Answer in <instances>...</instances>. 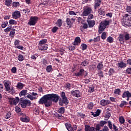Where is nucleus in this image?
I'll return each instance as SVG.
<instances>
[{"label":"nucleus","instance_id":"f257e3e1","mask_svg":"<svg viewBox=\"0 0 131 131\" xmlns=\"http://www.w3.org/2000/svg\"><path fill=\"white\" fill-rule=\"evenodd\" d=\"M58 95L55 94H47L44 95L39 100V104H44L45 107H50L52 106V101L57 102L59 101Z\"/></svg>","mask_w":131,"mask_h":131},{"label":"nucleus","instance_id":"f03ea898","mask_svg":"<svg viewBox=\"0 0 131 131\" xmlns=\"http://www.w3.org/2000/svg\"><path fill=\"white\" fill-rule=\"evenodd\" d=\"M110 24V20L105 19L103 21H102L99 26V31L98 32L100 34L102 33V31H104L106 29V27Z\"/></svg>","mask_w":131,"mask_h":131},{"label":"nucleus","instance_id":"7ed1b4c3","mask_svg":"<svg viewBox=\"0 0 131 131\" xmlns=\"http://www.w3.org/2000/svg\"><path fill=\"white\" fill-rule=\"evenodd\" d=\"M123 26H131V14H125L123 18Z\"/></svg>","mask_w":131,"mask_h":131},{"label":"nucleus","instance_id":"20e7f679","mask_svg":"<svg viewBox=\"0 0 131 131\" xmlns=\"http://www.w3.org/2000/svg\"><path fill=\"white\" fill-rule=\"evenodd\" d=\"M38 20V17L37 16H31L28 23V25L30 26H34L35 25Z\"/></svg>","mask_w":131,"mask_h":131},{"label":"nucleus","instance_id":"39448f33","mask_svg":"<svg viewBox=\"0 0 131 131\" xmlns=\"http://www.w3.org/2000/svg\"><path fill=\"white\" fill-rule=\"evenodd\" d=\"M91 13H92V8L90 7H86L83 9V11L81 14V16H82V17L89 16Z\"/></svg>","mask_w":131,"mask_h":131},{"label":"nucleus","instance_id":"423d86ee","mask_svg":"<svg viewBox=\"0 0 131 131\" xmlns=\"http://www.w3.org/2000/svg\"><path fill=\"white\" fill-rule=\"evenodd\" d=\"M8 100L10 105H14V106H16L19 102V97H16L15 98H9Z\"/></svg>","mask_w":131,"mask_h":131},{"label":"nucleus","instance_id":"0eeeda50","mask_svg":"<svg viewBox=\"0 0 131 131\" xmlns=\"http://www.w3.org/2000/svg\"><path fill=\"white\" fill-rule=\"evenodd\" d=\"M71 95L74 97H76V98H79V97H81V93L78 90H72L71 92Z\"/></svg>","mask_w":131,"mask_h":131},{"label":"nucleus","instance_id":"6e6552de","mask_svg":"<svg viewBox=\"0 0 131 131\" xmlns=\"http://www.w3.org/2000/svg\"><path fill=\"white\" fill-rule=\"evenodd\" d=\"M60 97L62 99V103H64L66 105H67L69 103L67 97H66V94H65V92H62L60 94Z\"/></svg>","mask_w":131,"mask_h":131},{"label":"nucleus","instance_id":"1a4fd4ad","mask_svg":"<svg viewBox=\"0 0 131 131\" xmlns=\"http://www.w3.org/2000/svg\"><path fill=\"white\" fill-rule=\"evenodd\" d=\"M27 98L30 99V100H36L38 98V94L36 93L33 92L32 94H28L27 95Z\"/></svg>","mask_w":131,"mask_h":131},{"label":"nucleus","instance_id":"9d476101","mask_svg":"<svg viewBox=\"0 0 131 131\" xmlns=\"http://www.w3.org/2000/svg\"><path fill=\"white\" fill-rule=\"evenodd\" d=\"M76 76H86L88 75V72L84 71L83 69L80 70L79 72L75 74Z\"/></svg>","mask_w":131,"mask_h":131},{"label":"nucleus","instance_id":"9b49d317","mask_svg":"<svg viewBox=\"0 0 131 131\" xmlns=\"http://www.w3.org/2000/svg\"><path fill=\"white\" fill-rule=\"evenodd\" d=\"M20 105L21 108H26L27 105H30V101L28 100H24L20 103Z\"/></svg>","mask_w":131,"mask_h":131},{"label":"nucleus","instance_id":"f8f14e48","mask_svg":"<svg viewBox=\"0 0 131 131\" xmlns=\"http://www.w3.org/2000/svg\"><path fill=\"white\" fill-rule=\"evenodd\" d=\"M4 83L6 92H9V91H10V89L11 88V87H10L11 86V81L9 80L4 81Z\"/></svg>","mask_w":131,"mask_h":131},{"label":"nucleus","instance_id":"ddd939ff","mask_svg":"<svg viewBox=\"0 0 131 131\" xmlns=\"http://www.w3.org/2000/svg\"><path fill=\"white\" fill-rule=\"evenodd\" d=\"M21 17V13L20 11L16 10L14 13H12V18L13 19H17Z\"/></svg>","mask_w":131,"mask_h":131},{"label":"nucleus","instance_id":"4468645a","mask_svg":"<svg viewBox=\"0 0 131 131\" xmlns=\"http://www.w3.org/2000/svg\"><path fill=\"white\" fill-rule=\"evenodd\" d=\"M109 104H110V101L108 100L102 99L100 102V104L103 106H107Z\"/></svg>","mask_w":131,"mask_h":131},{"label":"nucleus","instance_id":"2eb2a0df","mask_svg":"<svg viewBox=\"0 0 131 131\" xmlns=\"http://www.w3.org/2000/svg\"><path fill=\"white\" fill-rule=\"evenodd\" d=\"M80 42H81V39H80V37H76L73 42L74 46H78V45H80Z\"/></svg>","mask_w":131,"mask_h":131},{"label":"nucleus","instance_id":"dca6fc26","mask_svg":"<svg viewBox=\"0 0 131 131\" xmlns=\"http://www.w3.org/2000/svg\"><path fill=\"white\" fill-rule=\"evenodd\" d=\"M85 131H96V128L94 127H91L90 125H85Z\"/></svg>","mask_w":131,"mask_h":131},{"label":"nucleus","instance_id":"f3484780","mask_svg":"<svg viewBox=\"0 0 131 131\" xmlns=\"http://www.w3.org/2000/svg\"><path fill=\"white\" fill-rule=\"evenodd\" d=\"M38 49L40 51H47L48 50V45H39Z\"/></svg>","mask_w":131,"mask_h":131},{"label":"nucleus","instance_id":"a211bd4d","mask_svg":"<svg viewBox=\"0 0 131 131\" xmlns=\"http://www.w3.org/2000/svg\"><path fill=\"white\" fill-rule=\"evenodd\" d=\"M86 22L90 28H93V27L95 26V25L96 24V21H95L94 20H87Z\"/></svg>","mask_w":131,"mask_h":131},{"label":"nucleus","instance_id":"6ab92c4d","mask_svg":"<svg viewBox=\"0 0 131 131\" xmlns=\"http://www.w3.org/2000/svg\"><path fill=\"white\" fill-rule=\"evenodd\" d=\"M119 41L121 42V43H123L124 42V35L123 34H120L118 37Z\"/></svg>","mask_w":131,"mask_h":131},{"label":"nucleus","instance_id":"aec40b11","mask_svg":"<svg viewBox=\"0 0 131 131\" xmlns=\"http://www.w3.org/2000/svg\"><path fill=\"white\" fill-rule=\"evenodd\" d=\"M67 25L69 26V28H71L73 23L71 21V19L70 18H67L66 19Z\"/></svg>","mask_w":131,"mask_h":131},{"label":"nucleus","instance_id":"412c9836","mask_svg":"<svg viewBox=\"0 0 131 131\" xmlns=\"http://www.w3.org/2000/svg\"><path fill=\"white\" fill-rule=\"evenodd\" d=\"M126 97H131V93L128 91L124 92L123 94L122 98H126Z\"/></svg>","mask_w":131,"mask_h":131},{"label":"nucleus","instance_id":"4be33fe9","mask_svg":"<svg viewBox=\"0 0 131 131\" xmlns=\"http://www.w3.org/2000/svg\"><path fill=\"white\" fill-rule=\"evenodd\" d=\"M126 67V64L123 61H121L120 62L118 63V68H124Z\"/></svg>","mask_w":131,"mask_h":131},{"label":"nucleus","instance_id":"5701e85b","mask_svg":"<svg viewBox=\"0 0 131 131\" xmlns=\"http://www.w3.org/2000/svg\"><path fill=\"white\" fill-rule=\"evenodd\" d=\"M98 13L99 15H101V16H105V10L103 7L100 8L98 10Z\"/></svg>","mask_w":131,"mask_h":131},{"label":"nucleus","instance_id":"b1692460","mask_svg":"<svg viewBox=\"0 0 131 131\" xmlns=\"http://www.w3.org/2000/svg\"><path fill=\"white\" fill-rule=\"evenodd\" d=\"M100 6H101V0H96L95 3V9H97Z\"/></svg>","mask_w":131,"mask_h":131},{"label":"nucleus","instance_id":"393cba45","mask_svg":"<svg viewBox=\"0 0 131 131\" xmlns=\"http://www.w3.org/2000/svg\"><path fill=\"white\" fill-rule=\"evenodd\" d=\"M55 24L58 26V27H61L63 24V21H62V19H58L57 21V22L55 23Z\"/></svg>","mask_w":131,"mask_h":131},{"label":"nucleus","instance_id":"a878e982","mask_svg":"<svg viewBox=\"0 0 131 131\" xmlns=\"http://www.w3.org/2000/svg\"><path fill=\"white\" fill-rule=\"evenodd\" d=\"M103 67H104V66L103 65V62H100L98 64L97 68L98 70H102V69H103Z\"/></svg>","mask_w":131,"mask_h":131},{"label":"nucleus","instance_id":"bb28decb","mask_svg":"<svg viewBox=\"0 0 131 131\" xmlns=\"http://www.w3.org/2000/svg\"><path fill=\"white\" fill-rule=\"evenodd\" d=\"M5 6H7V7H11V5H12V0H5Z\"/></svg>","mask_w":131,"mask_h":131},{"label":"nucleus","instance_id":"cd10ccee","mask_svg":"<svg viewBox=\"0 0 131 131\" xmlns=\"http://www.w3.org/2000/svg\"><path fill=\"white\" fill-rule=\"evenodd\" d=\"M47 41H48V40L47 39H43L42 40L39 41V46H42L46 45Z\"/></svg>","mask_w":131,"mask_h":131},{"label":"nucleus","instance_id":"c85d7f7f","mask_svg":"<svg viewBox=\"0 0 131 131\" xmlns=\"http://www.w3.org/2000/svg\"><path fill=\"white\" fill-rule=\"evenodd\" d=\"M114 41V39L112 37L109 36L107 38L106 41H107V42H110V43H112Z\"/></svg>","mask_w":131,"mask_h":131},{"label":"nucleus","instance_id":"c756f323","mask_svg":"<svg viewBox=\"0 0 131 131\" xmlns=\"http://www.w3.org/2000/svg\"><path fill=\"white\" fill-rule=\"evenodd\" d=\"M17 89H19V90H22L24 86V84L22 83L21 82H18L17 84Z\"/></svg>","mask_w":131,"mask_h":131},{"label":"nucleus","instance_id":"7c9ffc66","mask_svg":"<svg viewBox=\"0 0 131 131\" xmlns=\"http://www.w3.org/2000/svg\"><path fill=\"white\" fill-rule=\"evenodd\" d=\"M9 23L10 25H17V21L14 19L9 20Z\"/></svg>","mask_w":131,"mask_h":131},{"label":"nucleus","instance_id":"2f4dec72","mask_svg":"<svg viewBox=\"0 0 131 131\" xmlns=\"http://www.w3.org/2000/svg\"><path fill=\"white\" fill-rule=\"evenodd\" d=\"M66 127L67 128V129H68V130L69 131H71V124L69 123H66L65 124Z\"/></svg>","mask_w":131,"mask_h":131},{"label":"nucleus","instance_id":"473e14b6","mask_svg":"<svg viewBox=\"0 0 131 131\" xmlns=\"http://www.w3.org/2000/svg\"><path fill=\"white\" fill-rule=\"evenodd\" d=\"M100 110H97V111L94 113H93L92 115L94 117H97V116H99V115H100Z\"/></svg>","mask_w":131,"mask_h":131},{"label":"nucleus","instance_id":"72a5a7b5","mask_svg":"<svg viewBox=\"0 0 131 131\" xmlns=\"http://www.w3.org/2000/svg\"><path fill=\"white\" fill-rule=\"evenodd\" d=\"M26 94H27V90H23L19 93V95L20 97H22V96H25Z\"/></svg>","mask_w":131,"mask_h":131},{"label":"nucleus","instance_id":"f704fd0d","mask_svg":"<svg viewBox=\"0 0 131 131\" xmlns=\"http://www.w3.org/2000/svg\"><path fill=\"white\" fill-rule=\"evenodd\" d=\"M8 92H9L11 95H14V93L16 92L15 89H14V87L13 86L10 87V90Z\"/></svg>","mask_w":131,"mask_h":131},{"label":"nucleus","instance_id":"c9c22d12","mask_svg":"<svg viewBox=\"0 0 131 131\" xmlns=\"http://www.w3.org/2000/svg\"><path fill=\"white\" fill-rule=\"evenodd\" d=\"M120 93H121V91L119 89H115L114 92L115 95H120Z\"/></svg>","mask_w":131,"mask_h":131},{"label":"nucleus","instance_id":"e433bc0d","mask_svg":"<svg viewBox=\"0 0 131 131\" xmlns=\"http://www.w3.org/2000/svg\"><path fill=\"white\" fill-rule=\"evenodd\" d=\"M21 121H23V122H29V118L28 117L25 118H20Z\"/></svg>","mask_w":131,"mask_h":131},{"label":"nucleus","instance_id":"4c0bfd02","mask_svg":"<svg viewBox=\"0 0 131 131\" xmlns=\"http://www.w3.org/2000/svg\"><path fill=\"white\" fill-rule=\"evenodd\" d=\"M111 116V114L109 112H107L106 113L105 115V119L106 120H108V119H109V118H110V117Z\"/></svg>","mask_w":131,"mask_h":131},{"label":"nucleus","instance_id":"58836bf2","mask_svg":"<svg viewBox=\"0 0 131 131\" xmlns=\"http://www.w3.org/2000/svg\"><path fill=\"white\" fill-rule=\"evenodd\" d=\"M127 102H126L125 101H121V103L120 104L119 106L121 108H122L123 106H125V105H127Z\"/></svg>","mask_w":131,"mask_h":131},{"label":"nucleus","instance_id":"ea45409f","mask_svg":"<svg viewBox=\"0 0 131 131\" xmlns=\"http://www.w3.org/2000/svg\"><path fill=\"white\" fill-rule=\"evenodd\" d=\"M81 46L82 47L81 49L82 51H85V50L88 49V45H86V44L82 43Z\"/></svg>","mask_w":131,"mask_h":131},{"label":"nucleus","instance_id":"a19ab883","mask_svg":"<svg viewBox=\"0 0 131 131\" xmlns=\"http://www.w3.org/2000/svg\"><path fill=\"white\" fill-rule=\"evenodd\" d=\"M18 60L20 62H22L23 60H24V57H23V55L22 54H19L18 56Z\"/></svg>","mask_w":131,"mask_h":131},{"label":"nucleus","instance_id":"79ce46f5","mask_svg":"<svg viewBox=\"0 0 131 131\" xmlns=\"http://www.w3.org/2000/svg\"><path fill=\"white\" fill-rule=\"evenodd\" d=\"M92 19H94V15L90 14L89 15L88 17L86 19V21L92 20Z\"/></svg>","mask_w":131,"mask_h":131},{"label":"nucleus","instance_id":"37998d69","mask_svg":"<svg viewBox=\"0 0 131 131\" xmlns=\"http://www.w3.org/2000/svg\"><path fill=\"white\" fill-rule=\"evenodd\" d=\"M124 39L125 40H129V38H130V37L129 36V34L128 33H126L124 35Z\"/></svg>","mask_w":131,"mask_h":131},{"label":"nucleus","instance_id":"c03bdc74","mask_svg":"<svg viewBox=\"0 0 131 131\" xmlns=\"http://www.w3.org/2000/svg\"><path fill=\"white\" fill-rule=\"evenodd\" d=\"M119 121L121 124H123L125 120H124V118L123 117L121 116L119 117Z\"/></svg>","mask_w":131,"mask_h":131},{"label":"nucleus","instance_id":"a18cd8bd","mask_svg":"<svg viewBox=\"0 0 131 131\" xmlns=\"http://www.w3.org/2000/svg\"><path fill=\"white\" fill-rule=\"evenodd\" d=\"M52 69H53L52 66L50 65L47 66V68H46V71H47V72H51V71H52Z\"/></svg>","mask_w":131,"mask_h":131},{"label":"nucleus","instance_id":"49530a36","mask_svg":"<svg viewBox=\"0 0 131 131\" xmlns=\"http://www.w3.org/2000/svg\"><path fill=\"white\" fill-rule=\"evenodd\" d=\"M98 76H99V77L100 78H102L104 77V73L103 72V71H100L98 73Z\"/></svg>","mask_w":131,"mask_h":131},{"label":"nucleus","instance_id":"de8ad7c7","mask_svg":"<svg viewBox=\"0 0 131 131\" xmlns=\"http://www.w3.org/2000/svg\"><path fill=\"white\" fill-rule=\"evenodd\" d=\"M58 113H61V114H63L64 112H65V109L64 107H60L58 111Z\"/></svg>","mask_w":131,"mask_h":131},{"label":"nucleus","instance_id":"09e8293b","mask_svg":"<svg viewBox=\"0 0 131 131\" xmlns=\"http://www.w3.org/2000/svg\"><path fill=\"white\" fill-rule=\"evenodd\" d=\"M7 25H8V21H4L2 24V28H6Z\"/></svg>","mask_w":131,"mask_h":131},{"label":"nucleus","instance_id":"8fccbe9b","mask_svg":"<svg viewBox=\"0 0 131 131\" xmlns=\"http://www.w3.org/2000/svg\"><path fill=\"white\" fill-rule=\"evenodd\" d=\"M106 37H107V33L106 32H103L101 34V38H102V39H106Z\"/></svg>","mask_w":131,"mask_h":131},{"label":"nucleus","instance_id":"3c124183","mask_svg":"<svg viewBox=\"0 0 131 131\" xmlns=\"http://www.w3.org/2000/svg\"><path fill=\"white\" fill-rule=\"evenodd\" d=\"M94 107V103L92 102H90L88 105V109L92 110L93 109Z\"/></svg>","mask_w":131,"mask_h":131},{"label":"nucleus","instance_id":"603ef678","mask_svg":"<svg viewBox=\"0 0 131 131\" xmlns=\"http://www.w3.org/2000/svg\"><path fill=\"white\" fill-rule=\"evenodd\" d=\"M58 28L56 26L54 27L52 29V32L53 33H56V32H57V31H58Z\"/></svg>","mask_w":131,"mask_h":131},{"label":"nucleus","instance_id":"864d4df0","mask_svg":"<svg viewBox=\"0 0 131 131\" xmlns=\"http://www.w3.org/2000/svg\"><path fill=\"white\" fill-rule=\"evenodd\" d=\"M65 88L66 90H70V89H71V84L69 83H67L65 85Z\"/></svg>","mask_w":131,"mask_h":131},{"label":"nucleus","instance_id":"5fc2aeb1","mask_svg":"<svg viewBox=\"0 0 131 131\" xmlns=\"http://www.w3.org/2000/svg\"><path fill=\"white\" fill-rule=\"evenodd\" d=\"M23 11L25 14H29V13H30V10L28 9V8L23 9Z\"/></svg>","mask_w":131,"mask_h":131},{"label":"nucleus","instance_id":"6e6d98bb","mask_svg":"<svg viewBox=\"0 0 131 131\" xmlns=\"http://www.w3.org/2000/svg\"><path fill=\"white\" fill-rule=\"evenodd\" d=\"M38 57V55L37 54L32 55L31 57V58L32 59V60H35L36 59H37Z\"/></svg>","mask_w":131,"mask_h":131},{"label":"nucleus","instance_id":"4d7b16f0","mask_svg":"<svg viewBox=\"0 0 131 131\" xmlns=\"http://www.w3.org/2000/svg\"><path fill=\"white\" fill-rule=\"evenodd\" d=\"M69 14L70 16H76V13L74 12L73 11H70Z\"/></svg>","mask_w":131,"mask_h":131},{"label":"nucleus","instance_id":"13d9d810","mask_svg":"<svg viewBox=\"0 0 131 131\" xmlns=\"http://www.w3.org/2000/svg\"><path fill=\"white\" fill-rule=\"evenodd\" d=\"M12 6L15 8H17V7H19V2H13Z\"/></svg>","mask_w":131,"mask_h":131},{"label":"nucleus","instance_id":"bf43d9fd","mask_svg":"<svg viewBox=\"0 0 131 131\" xmlns=\"http://www.w3.org/2000/svg\"><path fill=\"white\" fill-rule=\"evenodd\" d=\"M81 65L84 67H85V66H86L87 65H89V62H88L86 60L84 61L81 63Z\"/></svg>","mask_w":131,"mask_h":131},{"label":"nucleus","instance_id":"052dcab7","mask_svg":"<svg viewBox=\"0 0 131 131\" xmlns=\"http://www.w3.org/2000/svg\"><path fill=\"white\" fill-rule=\"evenodd\" d=\"M77 116H78V117H81V118H84V117H85V115L84 114L80 113H78Z\"/></svg>","mask_w":131,"mask_h":131},{"label":"nucleus","instance_id":"680f3d73","mask_svg":"<svg viewBox=\"0 0 131 131\" xmlns=\"http://www.w3.org/2000/svg\"><path fill=\"white\" fill-rule=\"evenodd\" d=\"M11 112H9L8 113H7L6 116L5 117V118L6 119H9V118L11 117Z\"/></svg>","mask_w":131,"mask_h":131},{"label":"nucleus","instance_id":"e2e57ef3","mask_svg":"<svg viewBox=\"0 0 131 131\" xmlns=\"http://www.w3.org/2000/svg\"><path fill=\"white\" fill-rule=\"evenodd\" d=\"M108 124L110 129H112V128H113L112 122H111L110 121H108Z\"/></svg>","mask_w":131,"mask_h":131},{"label":"nucleus","instance_id":"0e129e2a","mask_svg":"<svg viewBox=\"0 0 131 131\" xmlns=\"http://www.w3.org/2000/svg\"><path fill=\"white\" fill-rule=\"evenodd\" d=\"M77 129V126L76 125H74L73 127H71V131H76Z\"/></svg>","mask_w":131,"mask_h":131},{"label":"nucleus","instance_id":"69168bd1","mask_svg":"<svg viewBox=\"0 0 131 131\" xmlns=\"http://www.w3.org/2000/svg\"><path fill=\"white\" fill-rule=\"evenodd\" d=\"M126 12H127V13H131V6H127Z\"/></svg>","mask_w":131,"mask_h":131},{"label":"nucleus","instance_id":"338daca9","mask_svg":"<svg viewBox=\"0 0 131 131\" xmlns=\"http://www.w3.org/2000/svg\"><path fill=\"white\" fill-rule=\"evenodd\" d=\"M126 73L131 74V68H128L126 70Z\"/></svg>","mask_w":131,"mask_h":131},{"label":"nucleus","instance_id":"774afa93","mask_svg":"<svg viewBox=\"0 0 131 131\" xmlns=\"http://www.w3.org/2000/svg\"><path fill=\"white\" fill-rule=\"evenodd\" d=\"M98 131H109V128L107 126H104L102 130H99Z\"/></svg>","mask_w":131,"mask_h":131}]
</instances>
